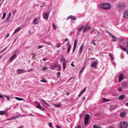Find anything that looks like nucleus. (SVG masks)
Masks as SVG:
<instances>
[{
  "label": "nucleus",
  "instance_id": "obj_47",
  "mask_svg": "<svg viewBox=\"0 0 128 128\" xmlns=\"http://www.w3.org/2000/svg\"><path fill=\"white\" fill-rule=\"evenodd\" d=\"M10 36V34H7V35H6V38H7L8 37H9Z\"/></svg>",
  "mask_w": 128,
  "mask_h": 128
},
{
  "label": "nucleus",
  "instance_id": "obj_54",
  "mask_svg": "<svg viewBox=\"0 0 128 128\" xmlns=\"http://www.w3.org/2000/svg\"><path fill=\"white\" fill-rule=\"evenodd\" d=\"M76 128H81V126L80 125Z\"/></svg>",
  "mask_w": 128,
  "mask_h": 128
},
{
  "label": "nucleus",
  "instance_id": "obj_4",
  "mask_svg": "<svg viewBox=\"0 0 128 128\" xmlns=\"http://www.w3.org/2000/svg\"><path fill=\"white\" fill-rule=\"evenodd\" d=\"M90 116L88 114H86L84 116V124L86 125L88 124V120L90 118Z\"/></svg>",
  "mask_w": 128,
  "mask_h": 128
},
{
  "label": "nucleus",
  "instance_id": "obj_6",
  "mask_svg": "<svg viewBox=\"0 0 128 128\" xmlns=\"http://www.w3.org/2000/svg\"><path fill=\"white\" fill-rule=\"evenodd\" d=\"M123 16L125 18H128V10H125L123 13Z\"/></svg>",
  "mask_w": 128,
  "mask_h": 128
},
{
  "label": "nucleus",
  "instance_id": "obj_29",
  "mask_svg": "<svg viewBox=\"0 0 128 128\" xmlns=\"http://www.w3.org/2000/svg\"><path fill=\"white\" fill-rule=\"evenodd\" d=\"M52 27L54 30H56L57 28L56 26L54 24H53L52 25Z\"/></svg>",
  "mask_w": 128,
  "mask_h": 128
},
{
  "label": "nucleus",
  "instance_id": "obj_14",
  "mask_svg": "<svg viewBox=\"0 0 128 128\" xmlns=\"http://www.w3.org/2000/svg\"><path fill=\"white\" fill-rule=\"evenodd\" d=\"M123 77V74H120L119 76L118 81L119 82H120L122 80Z\"/></svg>",
  "mask_w": 128,
  "mask_h": 128
},
{
  "label": "nucleus",
  "instance_id": "obj_31",
  "mask_svg": "<svg viewBox=\"0 0 128 128\" xmlns=\"http://www.w3.org/2000/svg\"><path fill=\"white\" fill-rule=\"evenodd\" d=\"M120 48L122 49L124 51H126L127 50L126 48H123L122 46H120Z\"/></svg>",
  "mask_w": 128,
  "mask_h": 128
},
{
  "label": "nucleus",
  "instance_id": "obj_10",
  "mask_svg": "<svg viewBox=\"0 0 128 128\" xmlns=\"http://www.w3.org/2000/svg\"><path fill=\"white\" fill-rule=\"evenodd\" d=\"M43 15L44 18L46 20H48V14L46 12H44Z\"/></svg>",
  "mask_w": 128,
  "mask_h": 128
},
{
  "label": "nucleus",
  "instance_id": "obj_41",
  "mask_svg": "<svg viewBox=\"0 0 128 128\" xmlns=\"http://www.w3.org/2000/svg\"><path fill=\"white\" fill-rule=\"evenodd\" d=\"M41 82H46V80L44 79H43L40 80Z\"/></svg>",
  "mask_w": 128,
  "mask_h": 128
},
{
  "label": "nucleus",
  "instance_id": "obj_50",
  "mask_svg": "<svg viewBox=\"0 0 128 128\" xmlns=\"http://www.w3.org/2000/svg\"><path fill=\"white\" fill-rule=\"evenodd\" d=\"M24 126H19L18 128H23Z\"/></svg>",
  "mask_w": 128,
  "mask_h": 128
},
{
  "label": "nucleus",
  "instance_id": "obj_8",
  "mask_svg": "<svg viewBox=\"0 0 128 128\" xmlns=\"http://www.w3.org/2000/svg\"><path fill=\"white\" fill-rule=\"evenodd\" d=\"M98 62L96 61H94L91 64V66L94 68H95L97 66Z\"/></svg>",
  "mask_w": 128,
  "mask_h": 128
},
{
  "label": "nucleus",
  "instance_id": "obj_45",
  "mask_svg": "<svg viewBox=\"0 0 128 128\" xmlns=\"http://www.w3.org/2000/svg\"><path fill=\"white\" fill-rule=\"evenodd\" d=\"M122 90V88H118V90L119 92H121Z\"/></svg>",
  "mask_w": 128,
  "mask_h": 128
},
{
  "label": "nucleus",
  "instance_id": "obj_51",
  "mask_svg": "<svg viewBox=\"0 0 128 128\" xmlns=\"http://www.w3.org/2000/svg\"><path fill=\"white\" fill-rule=\"evenodd\" d=\"M29 116H34L32 114H29Z\"/></svg>",
  "mask_w": 128,
  "mask_h": 128
},
{
  "label": "nucleus",
  "instance_id": "obj_3",
  "mask_svg": "<svg viewBox=\"0 0 128 128\" xmlns=\"http://www.w3.org/2000/svg\"><path fill=\"white\" fill-rule=\"evenodd\" d=\"M120 128H126L128 127V123L125 121L120 122Z\"/></svg>",
  "mask_w": 128,
  "mask_h": 128
},
{
  "label": "nucleus",
  "instance_id": "obj_56",
  "mask_svg": "<svg viewBox=\"0 0 128 128\" xmlns=\"http://www.w3.org/2000/svg\"><path fill=\"white\" fill-rule=\"evenodd\" d=\"M60 46V45L58 44H56V46L58 48Z\"/></svg>",
  "mask_w": 128,
  "mask_h": 128
},
{
  "label": "nucleus",
  "instance_id": "obj_19",
  "mask_svg": "<svg viewBox=\"0 0 128 128\" xmlns=\"http://www.w3.org/2000/svg\"><path fill=\"white\" fill-rule=\"evenodd\" d=\"M57 67V66L56 64H55L54 65H51L50 67V69L51 70H53L54 69V68H55Z\"/></svg>",
  "mask_w": 128,
  "mask_h": 128
},
{
  "label": "nucleus",
  "instance_id": "obj_59",
  "mask_svg": "<svg viewBox=\"0 0 128 128\" xmlns=\"http://www.w3.org/2000/svg\"><path fill=\"white\" fill-rule=\"evenodd\" d=\"M46 67H43L42 68V70H44L46 68Z\"/></svg>",
  "mask_w": 128,
  "mask_h": 128
},
{
  "label": "nucleus",
  "instance_id": "obj_11",
  "mask_svg": "<svg viewBox=\"0 0 128 128\" xmlns=\"http://www.w3.org/2000/svg\"><path fill=\"white\" fill-rule=\"evenodd\" d=\"M26 72V71H25L24 69H18L17 70V72L19 74L24 73Z\"/></svg>",
  "mask_w": 128,
  "mask_h": 128
},
{
  "label": "nucleus",
  "instance_id": "obj_52",
  "mask_svg": "<svg viewBox=\"0 0 128 128\" xmlns=\"http://www.w3.org/2000/svg\"><path fill=\"white\" fill-rule=\"evenodd\" d=\"M109 128H114V127L113 126H110Z\"/></svg>",
  "mask_w": 128,
  "mask_h": 128
},
{
  "label": "nucleus",
  "instance_id": "obj_42",
  "mask_svg": "<svg viewBox=\"0 0 128 128\" xmlns=\"http://www.w3.org/2000/svg\"><path fill=\"white\" fill-rule=\"evenodd\" d=\"M118 40L120 42L124 41V39L123 38H119Z\"/></svg>",
  "mask_w": 128,
  "mask_h": 128
},
{
  "label": "nucleus",
  "instance_id": "obj_64",
  "mask_svg": "<svg viewBox=\"0 0 128 128\" xmlns=\"http://www.w3.org/2000/svg\"><path fill=\"white\" fill-rule=\"evenodd\" d=\"M94 30H92H92L91 31V32H94Z\"/></svg>",
  "mask_w": 128,
  "mask_h": 128
},
{
  "label": "nucleus",
  "instance_id": "obj_44",
  "mask_svg": "<svg viewBox=\"0 0 128 128\" xmlns=\"http://www.w3.org/2000/svg\"><path fill=\"white\" fill-rule=\"evenodd\" d=\"M56 126L57 128H62L59 125H56Z\"/></svg>",
  "mask_w": 128,
  "mask_h": 128
},
{
  "label": "nucleus",
  "instance_id": "obj_37",
  "mask_svg": "<svg viewBox=\"0 0 128 128\" xmlns=\"http://www.w3.org/2000/svg\"><path fill=\"white\" fill-rule=\"evenodd\" d=\"M103 100L104 102H106L108 101V100H107L105 98H103Z\"/></svg>",
  "mask_w": 128,
  "mask_h": 128
},
{
  "label": "nucleus",
  "instance_id": "obj_38",
  "mask_svg": "<svg viewBox=\"0 0 128 128\" xmlns=\"http://www.w3.org/2000/svg\"><path fill=\"white\" fill-rule=\"evenodd\" d=\"M85 67V66H84V67H83L82 68L81 70L80 71V74L81 72H82V71L84 70V68Z\"/></svg>",
  "mask_w": 128,
  "mask_h": 128
},
{
  "label": "nucleus",
  "instance_id": "obj_26",
  "mask_svg": "<svg viewBox=\"0 0 128 128\" xmlns=\"http://www.w3.org/2000/svg\"><path fill=\"white\" fill-rule=\"evenodd\" d=\"M40 100L41 101H42V102L44 103H45V104H46V105L47 106H49V104H48V103H47L46 102V101H45L44 100H43L42 99H41Z\"/></svg>",
  "mask_w": 128,
  "mask_h": 128
},
{
  "label": "nucleus",
  "instance_id": "obj_63",
  "mask_svg": "<svg viewBox=\"0 0 128 128\" xmlns=\"http://www.w3.org/2000/svg\"><path fill=\"white\" fill-rule=\"evenodd\" d=\"M126 106H128V102L126 103Z\"/></svg>",
  "mask_w": 128,
  "mask_h": 128
},
{
  "label": "nucleus",
  "instance_id": "obj_58",
  "mask_svg": "<svg viewBox=\"0 0 128 128\" xmlns=\"http://www.w3.org/2000/svg\"><path fill=\"white\" fill-rule=\"evenodd\" d=\"M16 10H14V12H13V14H14L15 13H16Z\"/></svg>",
  "mask_w": 128,
  "mask_h": 128
},
{
  "label": "nucleus",
  "instance_id": "obj_12",
  "mask_svg": "<svg viewBox=\"0 0 128 128\" xmlns=\"http://www.w3.org/2000/svg\"><path fill=\"white\" fill-rule=\"evenodd\" d=\"M77 42V40H76L75 41V42L74 45V48L73 50V52H74L75 51L76 49Z\"/></svg>",
  "mask_w": 128,
  "mask_h": 128
},
{
  "label": "nucleus",
  "instance_id": "obj_39",
  "mask_svg": "<svg viewBox=\"0 0 128 128\" xmlns=\"http://www.w3.org/2000/svg\"><path fill=\"white\" fill-rule=\"evenodd\" d=\"M58 68L57 69L58 70V71H60V69H61V66L60 65H59L58 66Z\"/></svg>",
  "mask_w": 128,
  "mask_h": 128
},
{
  "label": "nucleus",
  "instance_id": "obj_40",
  "mask_svg": "<svg viewBox=\"0 0 128 128\" xmlns=\"http://www.w3.org/2000/svg\"><path fill=\"white\" fill-rule=\"evenodd\" d=\"M10 17L8 16L6 20V22H8V20L10 19Z\"/></svg>",
  "mask_w": 128,
  "mask_h": 128
},
{
  "label": "nucleus",
  "instance_id": "obj_1",
  "mask_svg": "<svg viewBox=\"0 0 128 128\" xmlns=\"http://www.w3.org/2000/svg\"><path fill=\"white\" fill-rule=\"evenodd\" d=\"M100 7L105 10H108L110 8L111 6L109 3H104L100 5Z\"/></svg>",
  "mask_w": 128,
  "mask_h": 128
},
{
  "label": "nucleus",
  "instance_id": "obj_49",
  "mask_svg": "<svg viewBox=\"0 0 128 128\" xmlns=\"http://www.w3.org/2000/svg\"><path fill=\"white\" fill-rule=\"evenodd\" d=\"M60 105V104H56L55 106L56 107H58Z\"/></svg>",
  "mask_w": 128,
  "mask_h": 128
},
{
  "label": "nucleus",
  "instance_id": "obj_48",
  "mask_svg": "<svg viewBox=\"0 0 128 128\" xmlns=\"http://www.w3.org/2000/svg\"><path fill=\"white\" fill-rule=\"evenodd\" d=\"M43 47V46H38V48L39 49L40 48H42Z\"/></svg>",
  "mask_w": 128,
  "mask_h": 128
},
{
  "label": "nucleus",
  "instance_id": "obj_53",
  "mask_svg": "<svg viewBox=\"0 0 128 128\" xmlns=\"http://www.w3.org/2000/svg\"><path fill=\"white\" fill-rule=\"evenodd\" d=\"M7 48L6 47V48H5L4 49L2 50V51L1 52H3L4 51V50L6 48Z\"/></svg>",
  "mask_w": 128,
  "mask_h": 128
},
{
  "label": "nucleus",
  "instance_id": "obj_62",
  "mask_svg": "<svg viewBox=\"0 0 128 128\" xmlns=\"http://www.w3.org/2000/svg\"><path fill=\"white\" fill-rule=\"evenodd\" d=\"M3 97V95L2 94H0V98H2Z\"/></svg>",
  "mask_w": 128,
  "mask_h": 128
},
{
  "label": "nucleus",
  "instance_id": "obj_35",
  "mask_svg": "<svg viewBox=\"0 0 128 128\" xmlns=\"http://www.w3.org/2000/svg\"><path fill=\"white\" fill-rule=\"evenodd\" d=\"M83 26H82L80 28H79V29H78V31H79V32H80V31H81L82 28H83Z\"/></svg>",
  "mask_w": 128,
  "mask_h": 128
},
{
  "label": "nucleus",
  "instance_id": "obj_30",
  "mask_svg": "<svg viewBox=\"0 0 128 128\" xmlns=\"http://www.w3.org/2000/svg\"><path fill=\"white\" fill-rule=\"evenodd\" d=\"M122 87L123 88H125L126 87V83H123L122 84Z\"/></svg>",
  "mask_w": 128,
  "mask_h": 128
},
{
  "label": "nucleus",
  "instance_id": "obj_43",
  "mask_svg": "<svg viewBox=\"0 0 128 128\" xmlns=\"http://www.w3.org/2000/svg\"><path fill=\"white\" fill-rule=\"evenodd\" d=\"M58 77H59L60 74V72H58L57 73Z\"/></svg>",
  "mask_w": 128,
  "mask_h": 128
},
{
  "label": "nucleus",
  "instance_id": "obj_18",
  "mask_svg": "<svg viewBox=\"0 0 128 128\" xmlns=\"http://www.w3.org/2000/svg\"><path fill=\"white\" fill-rule=\"evenodd\" d=\"M110 34L112 36L113 41L114 42H116V37L111 34Z\"/></svg>",
  "mask_w": 128,
  "mask_h": 128
},
{
  "label": "nucleus",
  "instance_id": "obj_28",
  "mask_svg": "<svg viewBox=\"0 0 128 128\" xmlns=\"http://www.w3.org/2000/svg\"><path fill=\"white\" fill-rule=\"evenodd\" d=\"M94 128H101L100 127L96 124H94L93 126Z\"/></svg>",
  "mask_w": 128,
  "mask_h": 128
},
{
  "label": "nucleus",
  "instance_id": "obj_33",
  "mask_svg": "<svg viewBox=\"0 0 128 128\" xmlns=\"http://www.w3.org/2000/svg\"><path fill=\"white\" fill-rule=\"evenodd\" d=\"M33 70V69L32 68H31L29 69L28 70L26 71V72H32Z\"/></svg>",
  "mask_w": 128,
  "mask_h": 128
},
{
  "label": "nucleus",
  "instance_id": "obj_9",
  "mask_svg": "<svg viewBox=\"0 0 128 128\" xmlns=\"http://www.w3.org/2000/svg\"><path fill=\"white\" fill-rule=\"evenodd\" d=\"M91 27L88 25H86L85 28L83 29V33L84 32L86 31H87L91 29Z\"/></svg>",
  "mask_w": 128,
  "mask_h": 128
},
{
  "label": "nucleus",
  "instance_id": "obj_27",
  "mask_svg": "<svg viewBox=\"0 0 128 128\" xmlns=\"http://www.w3.org/2000/svg\"><path fill=\"white\" fill-rule=\"evenodd\" d=\"M36 107L42 110V108L40 104H39L38 105L36 106Z\"/></svg>",
  "mask_w": 128,
  "mask_h": 128
},
{
  "label": "nucleus",
  "instance_id": "obj_22",
  "mask_svg": "<svg viewBox=\"0 0 128 128\" xmlns=\"http://www.w3.org/2000/svg\"><path fill=\"white\" fill-rule=\"evenodd\" d=\"M6 113L4 111H0V115H6Z\"/></svg>",
  "mask_w": 128,
  "mask_h": 128
},
{
  "label": "nucleus",
  "instance_id": "obj_2",
  "mask_svg": "<svg viewBox=\"0 0 128 128\" xmlns=\"http://www.w3.org/2000/svg\"><path fill=\"white\" fill-rule=\"evenodd\" d=\"M126 6L125 4L123 2H120L118 3L117 6V8L118 10H123Z\"/></svg>",
  "mask_w": 128,
  "mask_h": 128
},
{
  "label": "nucleus",
  "instance_id": "obj_46",
  "mask_svg": "<svg viewBox=\"0 0 128 128\" xmlns=\"http://www.w3.org/2000/svg\"><path fill=\"white\" fill-rule=\"evenodd\" d=\"M6 98L9 101L10 100L9 97L7 96H6Z\"/></svg>",
  "mask_w": 128,
  "mask_h": 128
},
{
  "label": "nucleus",
  "instance_id": "obj_16",
  "mask_svg": "<svg viewBox=\"0 0 128 128\" xmlns=\"http://www.w3.org/2000/svg\"><path fill=\"white\" fill-rule=\"evenodd\" d=\"M125 98V96L124 94L120 95L118 99L120 100H122Z\"/></svg>",
  "mask_w": 128,
  "mask_h": 128
},
{
  "label": "nucleus",
  "instance_id": "obj_7",
  "mask_svg": "<svg viewBox=\"0 0 128 128\" xmlns=\"http://www.w3.org/2000/svg\"><path fill=\"white\" fill-rule=\"evenodd\" d=\"M126 112L124 111H123L120 112V116L121 117L124 118L126 116Z\"/></svg>",
  "mask_w": 128,
  "mask_h": 128
},
{
  "label": "nucleus",
  "instance_id": "obj_34",
  "mask_svg": "<svg viewBox=\"0 0 128 128\" xmlns=\"http://www.w3.org/2000/svg\"><path fill=\"white\" fill-rule=\"evenodd\" d=\"M6 12H4V13L3 14V16H2V19H4V18L6 16Z\"/></svg>",
  "mask_w": 128,
  "mask_h": 128
},
{
  "label": "nucleus",
  "instance_id": "obj_21",
  "mask_svg": "<svg viewBox=\"0 0 128 128\" xmlns=\"http://www.w3.org/2000/svg\"><path fill=\"white\" fill-rule=\"evenodd\" d=\"M17 118V116H14L10 118H8L6 120H5V121H7V120H12V119H14L15 118Z\"/></svg>",
  "mask_w": 128,
  "mask_h": 128
},
{
  "label": "nucleus",
  "instance_id": "obj_57",
  "mask_svg": "<svg viewBox=\"0 0 128 128\" xmlns=\"http://www.w3.org/2000/svg\"><path fill=\"white\" fill-rule=\"evenodd\" d=\"M71 65L73 67H74L75 66L74 65V64H72V63L71 64Z\"/></svg>",
  "mask_w": 128,
  "mask_h": 128
},
{
  "label": "nucleus",
  "instance_id": "obj_32",
  "mask_svg": "<svg viewBox=\"0 0 128 128\" xmlns=\"http://www.w3.org/2000/svg\"><path fill=\"white\" fill-rule=\"evenodd\" d=\"M86 90V88H84L80 92V93L82 94Z\"/></svg>",
  "mask_w": 128,
  "mask_h": 128
},
{
  "label": "nucleus",
  "instance_id": "obj_17",
  "mask_svg": "<svg viewBox=\"0 0 128 128\" xmlns=\"http://www.w3.org/2000/svg\"><path fill=\"white\" fill-rule=\"evenodd\" d=\"M84 45H82L80 47V49L79 50V53L80 54L83 50V48H84Z\"/></svg>",
  "mask_w": 128,
  "mask_h": 128
},
{
  "label": "nucleus",
  "instance_id": "obj_24",
  "mask_svg": "<svg viewBox=\"0 0 128 128\" xmlns=\"http://www.w3.org/2000/svg\"><path fill=\"white\" fill-rule=\"evenodd\" d=\"M38 22V20L36 19H35L33 22L34 24H37Z\"/></svg>",
  "mask_w": 128,
  "mask_h": 128
},
{
  "label": "nucleus",
  "instance_id": "obj_5",
  "mask_svg": "<svg viewBox=\"0 0 128 128\" xmlns=\"http://www.w3.org/2000/svg\"><path fill=\"white\" fill-rule=\"evenodd\" d=\"M62 61H63V69L64 70L65 68L66 60L64 58V57H62L60 60V62Z\"/></svg>",
  "mask_w": 128,
  "mask_h": 128
},
{
  "label": "nucleus",
  "instance_id": "obj_61",
  "mask_svg": "<svg viewBox=\"0 0 128 128\" xmlns=\"http://www.w3.org/2000/svg\"><path fill=\"white\" fill-rule=\"evenodd\" d=\"M82 94H81L80 92V94H79V95H78V97H80L81 96V95Z\"/></svg>",
  "mask_w": 128,
  "mask_h": 128
},
{
  "label": "nucleus",
  "instance_id": "obj_25",
  "mask_svg": "<svg viewBox=\"0 0 128 128\" xmlns=\"http://www.w3.org/2000/svg\"><path fill=\"white\" fill-rule=\"evenodd\" d=\"M15 98L16 99L19 101H21L22 100H24V99H22V98H20L17 97H16Z\"/></svg>",
  "mask_w": 128,
  "mask_h": 128
},
{
  "label": "nucleus",
  "instance_id": "obj_15",
  "mask_svg": "<svg viewBox=\"0 0 128 128\" xmlns=\"http://www.w3.org/2000/svg\"><path fill=\"white\" fill-rule=\"evenodd\" d=\"M67 45L68 47V49L67 53V54H68L69 53V52L70 50V48H71V46L70 45H69V42H68L67 43Z\"/></svg>",
  "mask_w": 128,
  "mask_h": 128
},
{
  "label": "nucleus",
  "instance_id": "obj_13",
  "mask_svg": "<svg viewBox=\"0 0 128 128\" xmlns=\"http://www.w3.org/2000/svg\"><path fill=\"white\" fill-rule=\"evenodd\" d=\"M69 19H70L73 20H75L76 19V18L73 16H70L67 18L66 20H68Z\"/></svg>",
  "mask_w": 128,
  "mask_h": 128
},
{
  "label": "nucleus",
  "instance_id": "obj_23",
  "mask_svg": "<svg viewBox=\"0 0 128 128\" xmlns=\"http://www.w3.org/2000/svg\"><path fill=\"white\" fill-rule=\"evenodd\" d=\"M16 56H11L9 60L10 62H11L14 59Z\"/></svg>",
  "mask_w": 128,
  "mask_h": 128
},
{
  "label": "nucleus",
  "instance_id": "obj_55",
  "mask_svg": "<svg viewBox=\"0 0 128 128\" xmlns=\"http://www.w3.org/2000/svg\"><path fill=\"white\" fill-rule=\"evenodd\" d=\"M94 41H95V40H93V41H92V42H93V44H94V46H96V44L94 42Z\"/></svg>",
  "mask_w": 128,
  "mask_h": 128
},
{
  "label": "nucleus",
  "instance_id": "obj_60",
  "mask_svg": "<svg viewBox=\"0 0 128 128\" xmlns=\"http://www.w3.org/2000/svg\"><path fill=\"white\" fill-rule=\"evenodd\" d=\"M11 14H12V13L11 12L8 15V16L10 17V16L11 15Z\"/></svg>",
  "mask_w": 128,
  "mask_h": 128
},
{
  "label": "nucleus",
  "instance_id": "obj_20",
  "mask_svg": "<svg viewBox=\"0 0 128 128\" xmlns=\"http://www.w3.org/2000/svg\"><path fill=\"white\" fill-rule=\"evenodd\" d=\"M21 27H19L16 29L14 33V34L18 32L21 29Z\"/></svg>",
  "mask_w": 128,
  "mask_h": 128
},
{
  "label": "nucleus",
  "instance_id": "obj_36",
  "mask_svg": "<svg viewBox=\"0 0 128 128\" xmlns=\"http://www.w3.org/2000/svg\"><path fill=\"white\" fill-rule=\"evenodd\" d=\"M48 125L50 127H52V124L51 122H50L48 123Z\"/></svg>",
  "mask_w": 128,
  "mask_h": 128
}]
</instances>
